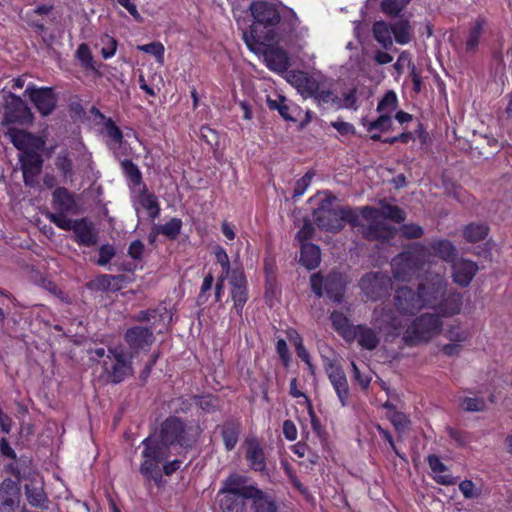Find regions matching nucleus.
<instances>
[{
    "instance_id": "nucleus-8",
    "label": "nucleus",
    "mask_w": 512,
    "mask_h": 512,
    "mask_svg": "<svg viewBox=\"0 0 512 512\" xmlns=\"http://www.w3.org/2000/svg\"><path fill=\"white\" fill-rule=\"evenodd\" d=\"M362 225L363 235L371 240H388L394 234V227L387 223V219L377 209L364 207L357 213Z\"/></svg>"
},
{
    "instance_id": "nucleus-60",
    "label": "nucleus",
    "mask_w": 512,
    "mask_h": 512,
    "mask_svg": "<svg viewBox=\"0 0 512 512\" xmlns=\"http://www.w3.org/2000/svg\"><path fill=\"white\" fill-rule=\"evenodd\" d=\"M213 282H214V277L211 273L207 274L204 277V280H203V283L201 286V291L197 297V301L199 304H205L207 302V299H208L207 292L212 288Z\"/></svg>"
},
{
    "instance_id": "nucleus-35",
    "label": "nucleus",
    "mask_w": 512,
    "mask_h": 512,
    "mask_svg": "<svg viewBox=\"0 0 512 512\" xmlns=\"http://www.w3.org/2000/svg\"><path fill=\"white\" fill-rule=\"evenodd\" d=\"M345 285L340 274L329 275L325 279V290L335 302H341Z\"/></svg>"
},
{
    "instance_id": "nucleus-62",
    "label": "nucleus",
    "mask_w": 512,
    "mask_h": 512,
    "mask_svg": "<svg viewBox=\"0 0 512 512\" xmlns=\"http://www.w3.org/2000/svg\"><path fill=\"white\" fill-rule=\"evenodd\" d=\"M391 422L398 432H404L409 426V419L401 412H394L391 415Z\"/></svg>"
},
{
    "instance_id": "nucleus-42",
    "label": "nucleus",
    "mask_w": 512,
    "mask_h": 512,
    "mask_svg": "<svg viewBox=\"0 0 512 512\" xmlns=\"http://www.w3.org/2000/svg\"><path fill=\"white\" fill-rule=\"evenodd\" d=\"M330 318L334 328L345 338H349L353 332V328L350 326L349 321L345 315L341 312H333Z\"/></svg>"
},
{
    "instance_id": "nucleus-31",
    "label": "nucleus",
    "mask_w": 512,
    "mask_h": 512,
    "mask_svg": "<svg viewBox=\"0 0 512 512\" xmlns=\"http://www.w3.org/2000/svg\"><path fill=\"white\" fill-rule=\"evenodd\" d=\"M245 483L246 479L243 476L232 474L223 481L217 496H223L224 494H241V496H246L244 492L252 486H245Z\"/></svg>"
},
{
    "instance_id": "nucleus-24",
    "label": "nucleus",
    "mask_w": 512,
    "mask_h": 512,
    "mask_svg": "<svg viewBox=\"0 0 512 512\" xmlns=\"http://www.w3.org/2000/svg\"><path fill=\"white\" fill-rule=\"evenodd\" d=\"M123 275L101 274L89 281L86 286L96 292H117L122 288Z\"/></svg>"
},
{
    "instance_id": "nucleus-49",
    "label": "nucleus",
    "mask_w": 512,
    "mask_h": 512,
    "mask_svg": "<svg viewBox=\"0 0 512 512\" xmlns=\"http://www.w3.org/2000/svg\"><path fill=\"white\" fill-rule=\"evenodd\" d=\"M267 104L271 110H277L285 120L295 121L289 112L290 108L286 104V99L284 97L279 96L276 100L268 99Z\"/></svg>"
},
{
    "instance_id": "nucleus-15",
    "label": "nucleus",
    "mask_w": 512,
    "mask_h": 512,
    "mask_svg": "<svg viewBox=\"0 0 512 512\" xmlns=\"http://www.w3.org/2000/svg\"><path fill=\"white\" fill-rule=\"evenodd\" d=\"M6 136L10 139L13 145L23 153L31 150H42L45 146V141L41 137H37L24 130L9 128Z\"/></svg>"
},
{
    "instance_id": "nucleus-55",
    "label": "nucleus",
    "mask_w": 512,
    "mask_h": 512,
    "mask_svg": "<svg viewBox=\"0 0 512 512\" xmlns=\"http://www.w3.org/2000/svg\"><path fill=\"white\" fill-rule=\"evenodd\" d=\"M459 490L466 499H478L482 490L477 487L471 480H464L459 484Z\"/></svg>"
},
{
    "instance_id": "nucleus-30",
    "label": "nucleus",
    "mask_w": 512,
    "mask_h": 512,
    "mask_svg": "<svg viewBox=\"0 0 512 512\" xmlns=\"http://www.w3.org/2000/svg\"><path fill=\"white\" fill-rule=\"evenodd\" d=\"M430 469L434 474V479L441 485H453L456 483L452 475L446 473L448 468L436 455H429L427 458Z\"/></svg>"
},
{
    "instance_id": "nucleus-18",
    "label": "nucleus",
    "mask_w": 512,
    "mask_h": 512,
    "mask_svg": "<svg viewBox=\"0 0 512 512\" xmlns=\"http://www.w3.org/2000/svg\"><path fill=\"white\" fill-rule=\"evenodd\" d=\"M124 339L129 347L136 352L150 347L155 340L153 331L142 326H135L128 329L124 335Z\"/></svg>"
},
{
    "instance_id": "nucleus-13",
    "label": "nucleus",
    "mask_w": 512,
    "mask_h": 512,
    "mask_svg": "<svg viewBox=\"0 0 512 512\" xmlns=\"http://www.w3.org/2000/svg\"><path fill=\"white\" fill-rule=\"evenodd\" d=\"M324 78L322 76H315L304 71H290L288 73V82L305 98H311L319 84Z\"/></svg>"
},
{
    "instance_id": "nucleus-41",
    "label": "nucleus",
    "mask_w": 512,
    "mask_h": 512,
    "mask_svg": "<svg viewBox=\"0 0 512 512\" xmlns=\"http://www.w3.org/2000/svg\"><path fill=\"white\" fill-rule=\"evenodd\" d=\"M55 166L61 172L62 176L72 178L73 176V164L69 157V153L66 150L60 151L55 158Z\"/></svg>"
},
{
    "instance_id": "nucleus-29",
    "label": "nucleus",
    "mask_w": 512,
    "mask_h": 512,
    "mask_svg": "<svg viewBox=\"0 0 512 512\" xmlns=\"http://www.w3.org/2000/svg\"><path fill=\"white\" fill-rule=\"evenodd\" d=\"M350 336L355 338L358 344L367 350H374L380 342L378 335L373 329L362 325L353 327V332Z\"/></svg>"
},
{
    "instance_id": "nucleus-17",
    "label": "nucleus",
    "mask_w": 512,
    "mask_h": 512,
    "mask_svg": "<svg viewBox=\"0 0 512 512\" xmlns=\"http://www.w3.org/2000/svg\"><path fill=\"white\" fill-rule=\"evenodd\" d=\"M231 297L234 301V308L238 315L242 314L243 307L247 301V283L244 273L240 269H234L230 276Z\"/></svg>"
},
{
    "instance_id": "nucleus-46",
    "label": "nucleus",
    "mask_w": 512,
    "mask_h": 512,
    "mask_svg": "<svg viewBox=\"0 0 512 512\" xmlns=\"http://www.w3.org/2000/svg\"><path fill=\"white\" fill-rule=\"evenodd\" d=\"M385 219H390L393 222L400 223L405 220V213L397 206L384 204L380 209H377Z\"/></svg>"
},
{
    "instance_id": "nucleus-32",
    "label": "nucleus",
    "mask_w": 512,
    "mask_h": 512,
    "mask_svg": "<svg viewBox=\"0 0 512 512\" xmlns=\"http://www.w3.org/2000/svg\"><path fill=\"white\" fill-rule=\"evenodd\" d=\"M219 506L222 512H246L245 499H249L241 494H224L217 496Z\"/></svg>"
},
{
    "instance_id": "nucleus-54",
    "label": "nucleus",
    "mask_w": 512,
    "mask_h": 512,
    "mask_svg": "<svg viewBox=\"0 0 512 512\" xmlns=\"http://www.w3.org/2000/svg\"><path fill=\"white\" fill-rule=\"evenodd\" d=\"M66 212L48 213V219L63 230H73L75 220L66 217Z\"/></svg>"
},
{
    "instance_id": "nucleus-33",
    "label": "nucleus",
    "mask_w": 512,
    "mask_h": 512,
    "mask_svg": "<svg viewBox=\"0 0 512 512\" xmlns=\"http://www.w3.org/2000/svg\"><path fill=\"white\" fill-rule=\"evenodd\" d=\"M372 32L374 39L384 49H389L393 46V32L391 24H388L384 21H377L373 24Z\"/></svg>"
},
{
    "instance_id": "nucleus-52",
    "label": "nucleus",
    "mask_w": 512,
    "mask_h": 512,
    "mask_svg": "<svg viewBox=\"0 0 512 512\" xmlns=\"http://www.w3.org/2000/svg\"><path fill=\"white\" fill-rule=\"evenodd\" d=\"M397 107V96L394 91H388L377 106L380 113H392Z\"/></svg>"
},
{
    "instance_id": "nucleus-39",
    "label": "nucleus",
    "mask_w": 512,
    "mask_h": 512,
    "mask_svg": "<svg viewBox=\"0 0 512 512\" xmlns=\"http://www.w3.org/2000/svg\"><path fill=\"white\" fill-rule=\"evenodd\" d=\"M138 202L148 212V215L152 219L159 216L160 206L155 195L143 190L138 196Z\"/></svg>"
},
{
    "instance_id": "nucleus-7",
    "label": "nucleus",
    "mask_w": 512,
    "mask_h": 512,
    "mask_svg": "<svg viewBox=\"0 0 512 512\" xmlns=\"http://www.w3.org/2000/svg\"><path fill=\"white\" fill-rule=\"evenodd\" d=\"M142 444L144 450L142 452L143 462L140 465V473L146 479L153 480L158 487H161L164 481L160 464L168 459L166 450L154 444L152 439H144Z\"/></svg>"
},
{
    "instance_id": "nucleus-40",
    "label": "nucleus",
    "mask_w": 512,
    "mask_h": 512,
    "mask_svg": "<svg viewBox=\"0 0 512 512\" xmlns=\"http://www.w3.org/2000/svg\"><path fill=\"white\" fill-rule=\"evenodd\" d=\"M488 234V227L484 224L472 223L465 227L464 237L469 242L483 240Z\"/></svg>"
},
{
    "instance_id": "nucleus-22",
    "label": "nucleus",
    "mask_w": 512,
    "mask_h": 512,
    "mask_svg": "<svg viewBox=\"0 0 512 512\" xmlns=\"http://www.w3.org/2000/svg\"><path fill=\"white\" fill-rule=\"evenodd\" d=\"M75 241L79 245L92 247L98 243V230L92 222L86 219L75 220L73 228Z\"/></svg>"
},
{
    "instance_id": "nucleus-6",
    "label": "nucleus",
    "mask_w": 512,
    "mask_h": 512,
    "mask_svg": "<svg viewBox=\"0 0 512 512\" xmlns=\"http://www.w3.org/2000/svg\"><path fill=\"white\" fill-rule=\"evenodd\" d=\"M315 223L320 229L339 232L345 222L352 225H362L357 212L332 208L330 202H323L313 212Z\"/></svg>"
},
{
    "instance_id": "nucleus-47",
    "label": "nucleus",
    "mask_w": 512,
    "mask_h": 512,
    "mask_svg": "<svg viewBox=\"0 0 512 512\" xmlns=\"http://www.w3.org/2000/svg\"><path fill=\"white\" fill-rule=\"evenodd\" d=\"M385 219H390L393 222L400 223L405 220V213L397 206L384 204L380 209H377Z\"/></svg>"
},
{
    "instance_id": "nucleus-11",
    "label": "nucleus",
    "mask_w": 512,
    "mask_h": 512,
    "mask_svg": "<svg viewBox=\"0 0 512 512\" xmlns=\"http://www.w3.org/2000/svg\"><path fill=\"white\" fill-rule=\"evenodd\" d=\"M3 100V124H26L32 122V112L19 96L11 92H3Z\"/></svg>"
},
{
    "instance_id": "nucleus-21",
    "label": "nucleus",
    "mask_w": 512,
    "mask_h": 512,
    "mask_svg": "<svg viewBox=\"0 0 512 512\" xmlns=\"http://www.w3.org/2000/svg\"><path fill=\"white\" fill-rule=\"evenodd\" d=\"M245 458L249 467L258 472H263L266 469V456L264 449L256 438H247L244 442Z\"/></svg>"
},
{
    "instance_id": "nucleus-23",
    "label": "nucleus",
    "mask_w": 512,
    "mask_h": 512,
    "mask_svg": "<svg viewBox=\"0 0 512 512\" xmlns=\"http://www.w3.org/2000/svg\"><path fill=\"white\" fill-rule=\"evenodd\" d=\"M246 497L252 500L253 512H277V505L274 499L264 491L251 487L245 492Z\"/></svg>"
},
{
    "instance_id": "nucleus-61",
    "label": "nucleus",
    "mask_w": 512,
    "mask_h": 512,
    "mask_svg": "<svg viewBox=\"0 0 512 512\" xmlns=\"http://www.w3.org/2000/svg\"><path fill=\"white\" fill-rule=\"evenodd\" d=\"M313 178V174L310 172H307L302 178H300L295 185L294 194L293 197H300L302 196L308 186L310 185Z\"/></svg>"
},
{
    "instance_id": "nucleus-3",
    "label": "nucleus",
    "mask_w": 512,
    "mask_h": 512,
    "mask_svg": "<svg viewBox=\"0 0 512 512\" xmlns=\"http://www.w3.org/2000/svg\"><path fill=\"white\" fill-rule=\"evenodd\" d=\"M250 11L254 19L250 30L256 26L257 31L262 35L264 34L259 30V26L269 28L277 24H280V28L289 34L295 33L297 37L302 36L307 31L306 28H299L300 20L292 9L286 8L284 11L279 12L272 3L256 1L251 4Z\"/></svg>"
},
{
    "instance_id": "nucleus-44",
    "label": "nucleus",
    "mask_w": 512,
    "mask_h": 512,
    "mask_svg": "<svg viewBox=\"0 0 512 512\" xmlns=\"http://www.w3.org/2000/svg\"><path fill=\"white\" fill-rule=\"evenodd\" d=\"M105 132L110 139L109 146L111 149L117 150L121 146L123 140L121 130L112 120H108L105 123Z\"/></svg>"
},
{
    "instance_id": "nucleus-58",
    "label": "nucleus",
    "mask_w": 512,
    "mask_h": 512,
    "mask_svg": "<svg viewBox=\"0 0 512 512\" xmlns=\"http://www.w3.org/2000/svg\"><path fill=\"white\" fill-rule=\"evenodd\" d=\"M392 125V119L390 113H381V115L375 121L371 122L368 126V130H381L387 131Z\"/></svg>"
},
{
    "instance_id": "nucleus-48",
    "label": "nucleus",
    "mask_w": 512,
    "mask_h": 512,
    "mask_svg": "<svg viewBox=\"0 0 512 512\" xmlns=\"http://www.w3.org/2000/svg\"><path fill=\"white\" fill-rule=\"evenodd\" d=\"M410 0H382L381 9L390 16H397Z\"/></svg>"
},
{
    "instance_id": "nucleus-43",
    "label": "nucleus",
    "mask_w": 512,
    "mask_h": 512,
    "mask_svg": "<svg viewBox=\"0 0 512 512\" xmlns=\"http://www.w3.org/2000/svg\"><path fill=\"white\" fill-rule=\"evenodd\" d=\"M182 221L178 218H172L167 223L157 226V234H162L169 239H176L180 233Z\"/></svg>"
},
{
    "instance_id": "nucleus-53",
    "label": "nucleus",
    "mask_w": 512,
    "mask_h": 512,
    "mask_svg": "<svg viewBox=\"0 0 512 512\" xmlns=\"http://www.w3.org/2000/svg\"><path fill=\"white\" fill-rule=\"evenodd\" d=\"M460 405L463 410L468 412H482L487 408L485 400L478 397H466L462 400Z\"/></svg>"
},
{
    "instance_id": "nucleus-9",
    "label": "nucleus",
    "mask_w": 512,
    "mask_h": 512,
    "mask_svg": "<svg viewBox=\"0 0 512 512\" xmlns=\"http://www.w3.org/2000/svg\"><path fill=\"white\" fill-rule=\"evenodd\" d=\"M426 264V251L423 248H414L403 252L392 259L391 266L395 279L408 281L417 271Z\"/></svg>"
},
{
    "instance_id": "nucleus-45",
    "label": "nucleus",
    "mask_w": 512,
    "mask_h": 512,
    "mask_svg": "<svg viewBox=\"0 0 512 512\" xmlns=\"http://www.w3.org/2000/svg\"><path fill=\"white\" fill-rule=\"evenodd\" d=\"M482 33L483 23L481 21H477L470 30L466 40L465 49L467 52L472 53L477 49Z\"/></svg>"
},
{
    "instance_id": "nucleus-5",
    "label": "nucleus",
    "mask_w": 512,
    "mask_h": 512,
    "mask_svg": "<svg viewBox=\"0 0 512 512\" xmlns=\"http://www.w3.org/2000/svg\"><path fill=\"white\" fill-rule=\"evenodd\" d=\"M198 435V429L186 426L179 418H167L158 434H153L146 439H152L154 444L165 448L166 457H169L172 449L177 446H190Z\"/></svg>"
},
{
    "instance_id": "nucleus-51",
    "label": "nucleus",
    "mask_w": 512,
    "mask_h": 512,
    "mask_svg": "<svg viewBox=\"0 0 512 512\" xmlns=\"http://www.w3.org/2000/svg\"><path fill=\"white\" fill-rule=\"evenodd\" d=\"M137 49L140 51L154 55L159 64L164 63L165 48L162 43L152 42V43L145 44V45H139V46H137Z\"/></svg>"
},
{
    "instance_id": "nucleus-16",
    "label": "nucleus",
    "mask_w": 512,
    "mask_h": 512,
    "mask_svg": "<svg viewBox=\"0 0 512 512\" xmlns=\"http://www.w3.org/2000/svg\"><path fill=\"white\" fill-rule=\"evenodd\" d=\"M20 499L19 485L11 479H5L0 484V511L13 512L19 506Z\"/></svg>"
},
{
    "instance_id": "nucleus-50",
    "label": "nucleus",
    "mask_w": 512,
    "mask_h": 512,
    "mask_svg": "<svg viewBox=\"0 0 512 512\" xmlns=\"http://www.w3.org/2000/svg\"><path fill=\"white\" fill-rule=\"evenodd\" d=\"M121 167L127 178L134 184L139 185L142 180V174L139 168L130 160H123Z\"/></svg>"
},
{
    "instance_id": "nucleus-36",
    "label": "nucleus",
    "mask_w": 512,
    "mask_h": 512,
    "mask_svg": "<svg viewBox=\"0 0 512 512\" xmlns=\"http://www.w3.org/2000/svg\"><path fill=\"white\" fill-rule=\"evenodd\" d=\"M395 41L398 44H407L412 39V28L407 19H398L391 24Z\"/></svg>"
},
{
    "instance_id": "nucleus-56",
    "label": "nucleus",
    "mask_w": 512,
    "mask_h": 512,
    "mask_svg": "<svg viewBox=\"0 0 512 512\" xmlns=\"http://www.w3.org/2000/svg\"><path fill=\"white\" fill-rule=\"evenodd\" d=\"M446 337L454 343L465 342L469 338L468 331L462 329L458 325H452L446 332Z\"/></svg>"
},
{
    "instance_id": "nucleus-1",
    "label": "nucleus",
    "mask_w": 512,
    "mask_h": 512,
    "mask_svg": "<svg viewBox=\"0 0 512 512\" xmlns=\"http://www.w3.org/2000/svg\"><path fill=\"white\" fill-rule=\"evenodd\" d=\"M395 311L402 316H414L423 309H431L442 317L460 312L462 296L457 292L448 293V282L443 274L427 272L418 280L417 289L403 286L395 291Z\"/></svg>"
},
{
    "instance_id": "nucleus-4",
    "label": "nucleus",
    "mask_w": 512,
    "mask_h": 512,
    "mask_svg": "<svg viewBox=\"0 0 512 512\" xmlns=\"http://www.w3.org/2000/svg\"><path fill=\"white\" fill-rule=\"evenodd\" d=\"M242 38L249 50L257 55H262L267 67L275 72H284L289 66V57L286 51L277 46H270L269 42L275 39L272 30H268L264 35L257 31V27H252L249 31H243Z\"/></svg>"
},
{
    "instance_id": "nucleus-63",
    "label": "nucleus",
    "mask_w": 512,
    "mask_h": 512,
    "mask_svg": "<svg viewBox=\"0 0 512 512\" xmlns=\"http://www.w3.org/2000/svg\"><path fill=\"white\" fill-rule=\"evenodd\" d=\"M313 234H314V227L311 222L306 220L303 223V226L301 227V229L296 234V238L302 245L303 243H308L307 240L312 238Z\"/></svg>"
},
{
    "instance_id": "nucleus-10",
    "label": "nucleus",
    "mask_w": 512,
    "mask_h": 512,
    "mask_svg": "<svg viewBox=\"0 0 512 512\" xmlns=\"http://www.w3.org/2000/svg\"><path fill=\"white\" fill-rule=\"evenodd\" d=\"M103 370L110 382L120 383L133 372L131 359L121 347L109 348L108 355L103 361Z\"/></svg>"
},
{
    "instance_id": "nucleus-2",
    "label": "nucleus",
    "mask_w": 512,
    "mask_h": 512,
    "mask_svg": "<svg viewBox=\"0 0 512 512\" xmlns=\"http://www.w3.org/2000/svg\"><path fill=\"white\" fill-rule=\"evenodd\" d=\"M395 313L384 308L375 309L373 321L380 331L392 336H398L404 331L403 339L408 345L426 343L442 331V316L437 312L424 313L414 318L409 325L405 316Z\"/></svg>"
},
{
    "instance_id": "nucleus-19",
    "label": "nucleus",
    "mask_w": 512,
    "mask_h": 512,
    "mask_svg": "<svg viewBox=\"0 0 512 512\" xmlns=\"http://www.w3.org/2000/svg\"><path fill=\"white\" fill-rule=\"evenodd\" d=\"M478 271V265L470 260L459 258L453 260L452 278L455 284L466 287Z\"/></svg>"
},
{
    "instance_id": "nucleus-59",
    "label": "nucleus",
    "mask_w": 512,
    "mask_h": 512,
    "mask_svg": "<svg viewBox=\"0 0 512 512\" xmlns=\"http://www.w3.org/2000/svg\"><path fill=\"white\" fill-rule=\"evenodd\" d=\"M214 254L217 262L221 265V268L225 276H229L230 273V261L226 251L221 246H216Z\"/></svg>"
},
{
    "instance_id": "nucleus-14",
    "label": "nucleus",
    "mask_w": 512,
    "mask_h": 512,
    "mask_svg": "<svg viewBox=\"0 0 512 512\" xmlns=\"http://www.w3.org/2000/svg\"><path fill=\"white\" fill-rule=\"evenodd\" d=\"M25 94L29 96L38 111L47 116L55 109L56 97L51 88H37L33 84H29L25 90Z\"/></svg>"
},
{
    "instance_id": "nucleus-34",
    "label": "nucleus",
    "mask_w": 512,
    "mask_h": 512,
    "mask_svg": "<svg viewBox=\"0 0 512 512\" xmlns=\"http://www.w3.org/2000/svg\"><path fill=\"white\" fill-rule=\"evenodd\" d=\"M321 259V252L317 245L312 243H303L301 245L300 262L308 269L316 268Z\"/></svg>"
},
{
    "instance_id": "nucleus-37",
    "label": "nucleus",
    "mask_w": 512,
    "mask_h": 512,
    "mask_svg": "<svg viewBox=\"0 0 512 512\" xmlns=\"http://www.w3.org/2000/svg\"><path fill=\"white\" fill-rule=\"evenodd\" d=\"M240 434V425L235 422H227L221 427V435L225 448L230 451L235 448Z\"/></svg>"
},
{
    "instance_id": "nucleus-38",
    "label": "nucleus",
    "mask_w": 512,
    "mask_h": 512,
    "mask_svg": "<svg viewBox=\"0 0 512 512\" xmlns=\"http://www.w3.org/2000/svg\"><path fill=\"white\" fill-rule=\"evenodd\" d=\"M311 98L319 105L339 102L338 96L334 93L331 84L325 78L321 81L319 89H317V92H315Z\"/></svg>"
},
{
    "instance_id": "nucleus-27",
    "label": "nucleus",
    "mask_w": 512,
    "mask_h": 512,
    "mask_svg": "<svg viewBox=\"0 0 512 512\" xmlns=\"http://www.w3.org/2000/svg\"><path fill=\"white\" fill-rule=\"evenodd\" d=\"M53 207L58 212L75 213L77 211V203L74 195L66 188L59 187L53 192Z\"/></svg>"
},
{
    "instance_id": "nucleus-26",
    "label": "nucleus",
    "mask_w": 512,
    "mask_h": 512,
    "mask_svg": "<svg viewBox=\"0 0 512 512\" xmlns=\"http://www.w3.org/2000/svg\"><path fill=\"white\" fill-rule=\"evenodd\" d=\"M37 151L38 150L27 151L20 157L23 178H35L41 172L43 159Z\"/></svg>"
},
{
    "instance_id": "nucleus-64",
    "label": "nucleus",
    "mask_w": 512,
    "mask_h": 512,
    "mask_svg": "<svg viewBox=\"0 0 512 512\" xmlns=\"http://www.w3.org/2000/svg\"><path fill=\"white\" fill-rule=\"evenodd\" d=\"M406 65H407L410 69H412V65H414V64L412 63L410 53H409V52H407V51H403V52L399 55V57H398V59H397L396 63L394 64V69H395V70H396V72L400 75V74H402V73L404 72V67H405Z\"/></svg>"
},
{
    "instance_id": "nucleus-20",
    "label": "nucleus",
    "mask_w": 512,
    "mask_h": 512,
    "mask_svg": "<svg viewBox=\"0 0 512 512\" xmlns=\"http://www.w3.org/2000/svg\"><path fill=\"white\" fill-rule=\"evenodd\" d=\"M326 372L342 406H346L349 386L343 369L339 365L329 363L326 366Z\"/></svg>"
},
{
    "instance_id": "nucleus-25",
    "label": "nucleus",
    "mask_w": 512,
    "mask_h": 512,
    "mask_svg": "<svg viewBox=\"0 0 512 512\" xmlns=\"http://www.w3.org/2000/svg\"><path fill=\"white\" fill-rule=\"evenodd\" d=\"M25 495L31 506L48 509L49 499L44 491L43 483L39 479H32L25 485Z\"/></svg>"
},
{
    "instance_id": "nucleus-57",
    "label": "nucleus",
    "mask_w": 512,
    "mask_h": 512,
    "mask_svg": "<svg viewBox=\"0 0 512 512\" xmlns=\"http://www.w3.org/2000/svg\"><path fill=\"white\" fill-rule=\"evenodd\" d=\"M99 258L97 264L99 266H106L116 255V249L111 244H104L99 248Z\"/></svg>"
},
{
    "instance_id": "nucleus-28",
    "label": "nucleus",
    "mask_w": 512,
    "mask_h": 512,
    "mask_svg": "<svg viewBox=\"0 0 512 512\" xmlns=\"http://www.w3.org/2000/svg\"><path fill=\"white\" fill-rule=\"evenodd\" d=\"M422 248L426 251V263H431L430 257L432 255L438 256L444 261H449L456 251L454 245L447 240L433 241L429 248Z\"/></svg>"
},
{
    "instance_id": "nucleus-12",
    "label": "nucleus",
    "mask_w": 512,
    "mask_h": 512,
    "mask_svg": "<svg viewBox=\"0 0 512 512\" xmlns=\"http://www.w3.org/2000/svg\"><path fill=\"white\" fill-rule=\"evenodd\" d=\"M359 285L363 293L373 301L388 295L392 289L390 277L380 271L366 273Z\"/></svg>"
}]
</instances>
